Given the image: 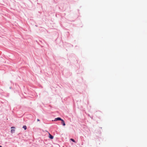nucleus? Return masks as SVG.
I'll list each match as a JSON object with an SVG mask.
<instances>
[{
    "label": "nucleus",
    "mask_w": 147,
    "mask_h": 147,
    "mask_svg": "<svg viewBox=\"0 0 147 147\" xmlns=\"http://www.w3.org/2000/svg\"><path fill=\"white\" fill-rule=\"evenodd\" d=\"M62 119H61L60 117H57V118H55L54 120V121H57L58 120H61V121Z\"/></svg>",
    "instance_id": "1"
},
{
    "label": "nucleus",
    "mask_w": 147,
    "mask_h": 147,
    "mask_svg": "<svg viewBox=\"0 0 147 147\" xmlns=\"http://www.w3.org/2000/svg\"><path fill=\"white\" fill-rule=\"evenodd\" d=\"M37 121H40V120H39V119H37Z\"/></svg>",
    "instance_id": "8"
},
{
    "label": "nucleus",
    "mask_w": 147,
    "mask_h": 147,
    "mask_svg": "<svg viewBox=\"0 0 147 147\" xmlns=\"http://www.w3.org/2000/svg\"><path fill=\"white\" fill-rule=\"evenodd\" d=\"M23 128L25 130H26L27 129V127L26 125H24L23 127Z\"/></svg>",
    "instance_id": "4"
},
{
    "label": "nucleus",
    "mask_w": 147,
    "mask_h": 147,
    "mask_svg": "<svg viewBox=\"0 0 147 147\" xmlns=\"http://www.w3.org/2000/svg\"><path fill=\"white\" fill-rule=\"evenodd\" d=\"M0 147H2L0 145Z\"/></svg>",
    "instance_id": "9"
},
{
    "label": "nucleus",
    "mask_w": 147,
    "mask_h": 147,
    "mask_svg": "<svg viewBox=\"0 0 147 147\" xmlns=\"http://www.w3.org/2000/svg\"><path fill=\"white\" fill-rule=\"evenodd\" d=\"M49 138L51 139H53L54 138L53 136H52V135H51L49 133Z\"/></svg>",
    "instance_id": "2"
},
{
    "label": "nucleus",
    "mask_w": 147,
    "mask_h": 147,
    "mask_svg": "<svg viewBox=\"0 0 147 147\" xmlns=\"http://www.w3.org/2000/svg\"><path fill=\"white\" fill-rule=\"evenodd\" d=\"M70 140H71L72 141V142H75V140H74V139H73L71 138V139H70Z\"/></svg>",
    "instance_id": "6"
},
{
    "label": "nucleus",
    "mask_w": 147,
    "mask_h": 147,
    "mask_svg": "<svg viewBox=\"0 0 147 147\" xmlns=\"http://www.w3.org/2000/svg\"><path fill=\"white\" fill-rule=\"evenodd\" d=\"M11 133H14L15 132V130L14 129H12L11 130Z\"/></svg>",
    "instance_id": "5"
},
{
    "label": "nucleus",
    "mask_w": 147,
    "mask_h": 147,
    "mask_svg": "<svg viewBox=\"0 0 147 147\" xmlns=\"http://www.w3.org/2000/svg\"><path fill=\"white\" fill-rule=\"evenodd\" d=\"M11 128L12 129V128H15V127H11Z\"/></svg>",
    "instance_id": "7"
},
{
    "label": "nucleus",
    "mask_w": 147,
    "mask_h": 147,
    "mask_svg": "<svg viewBox=\"0 0 147 147\" xmlns=\"http://www.w3.org/2000/svg\"><path fill=\"white\" fill-rule=\"evenodd\" d=\"M61 121L62 122L61 123L63 125V126L65 125V123L64 120L63 119H62V120Z\"/></svg>",
    "instance_id": "3"
}]
</instances>
